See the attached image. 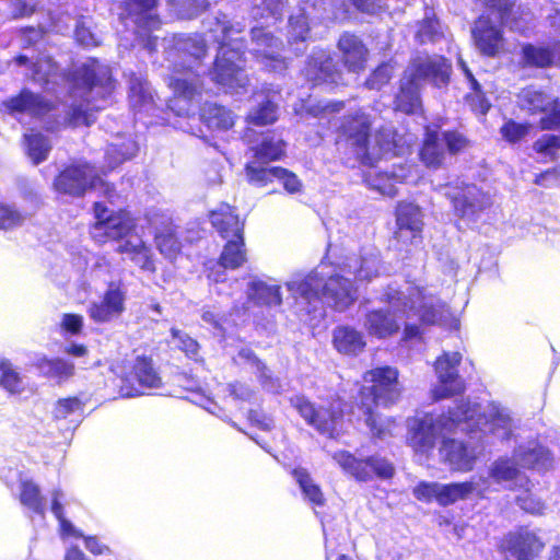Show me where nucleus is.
Returning <instances> with one entry per match:
<instances>
[{
	"mask_svg": "<svg viewBox=\"0 0 560 560\" xmlns=\"http://www.w3.org/2000/svg\"><path fill=\"white\" fill-rule=\"evenodd\" d=\"M84 402L78 397L59 399L55 407L56 418H67L68 416L81 412Z\"/></svg>",
	"mask_w": 560,
	"mask_h": 560,
	"instance_id": "e2e57ef3",
	"label": "nucleus"
},
{
	"mask_svg": "<svg viewBox=\"0 0 560 560\" xmlns=\"http://www.w3.org/2000/svg\"><path fill=\"white\" fill-rule=\"evenodd\" d=\"M253 48L250 54L265 68L271 71H281L285 68L284 59L280 58L279 48L281 43L266 32L264 28L252 30Z\"/></svg>",
	"mask_w": 560,
	"mask_h": 560,
	"instance_id": "5701e85b",
	"label": "nucleus"
},
{
	"mask_svg": "<svg viewBox=\"0 0 560 560\" xmlns=\"http://www.w3.org/2000/svg\"><path fill=\"white\" fill-rule=\"evenodd\" d=\"M363 380L373 384L360 390L361 408L366 416L365 422L374 436L384 439L394 433L396 422L389 418L382 419L374 412L373 407H388L398 401L401 395L398 371L392 366H380L366 371Z\"/></svg>",
	"mask_w": 560,
	"mask_h": 560,
	"instance_id": "0eeeda50",
	"label": "nucleus"
},
{
	"mask_svg": "<svg viewBox=\"0 0 560 560\" xmlns=\"http://www.w3.org/2000/svg\"><path fill=\"white\" fill-rule=\"evenodd\" d=\"M214 21V27L208 34L187 37L180 43V49L196 61L205 56L209 40L217 42L220 47L211 72L212 81L228 93H241L245 90L248 78L242 68L243 45L233 35L242 33L244 26L241 23L231 24L224 14L217 16Z\"/></svg>",
	"mask_w": 560,
	"mask_h": 560,
	"instance_id": "20e7f679",
	"label": "nucleus"
},
{
	"mask_svg": "<svg viewBox=\"0 0 560 560\" xmlns=\"http://www.w3.org/2000/svg\"><path fill=\"white\" fill-rule=\"evenodd\" d=\"M156 0H129L120 13V19L122 21L130 20L138 35H141V31H152L160 24L153 12Z\"/></svg>",
	"mask_w": 560,
	"mask_h": 560,
	"instance_id": "cd10ccee",
	"label": "nucleus"
},
{
	"mask_svg": "<svg viewBox=\"0 0 560 560\" xmlns=\"http://www.w3.org/2000/svg\"><path fill=\"white\" fill-rule=\"evenodd\" d=\"M63 493L60 490H54L51 493V512L58 518L60 524V532L63 537H83V535L74 528V526L63 517V508L61 499Z\"/></svg>",
	"mask_w": 560,
	"mask_h": 560,
	"instance_id": "5fc2aeb1",
	"label": "nucleus"
},
{
	"mask_svg": "<svg viewBox=\"0 0 560 560\" xmlns=\"http://www.w3.org/2000/svg\"><path fill=\"white\" fill-rule=\"evenodd\" d=\"M370 119L363 112L346 117L341 126L343 140L338 141L362 164H372L381 158L404 155L409 151L415 138L411 135L398 136L392 128L378 130L373 141L369 140Z\"/></svg>",
	"mask_w": 560,
	"mask_h": 560,
	"instance_id": "423d86ee",
	"label": "nucleus"
},
{
	"mask_svg": "<svg viewBox=\"0 0 560 560\" xmlns=\"http://www.w3.org/2000/svg\"><path fill=\"white\" fill-rule=\"evenodd\" d=\"M441 140L444 147L446 145L448 151L452 153H456L463 150L467 144L466 138L463 135L454 131L443 133Z\"/></svg>",
	"mask_w": 560,
	"mask_h": 560,
	"instance_id": "338daca9",
	"label": "nucleus"
},
{
	"mask_svg": "<svg viewBox=\"0 0 560 560\" xmlns=\"http://www.w3.org/2000/svg\"><path fill=\"white\" fill-rule=\"evenodd\" d=\"M334 459L342 468V470L357 480H368L373 476L380 478H390L394 474L393 465L381 457H370L366 460L357 459L348 452H338L334 455Z\"/></svg>",
	"mask_w": 560,
	"mask_h": 560,
	"instance_id": "6ab92c4d",
	"label": "nucleus"
},
{
	"mask_svg": "<svg viewBox=\"0 0 560 560\" xmlns=\"http://www.w3.org/2000/svg\"><path fill=\"white\" fill-rule=\"evenodd\" d=\"M246 176L247 179L257 185V186H265L268 183H271L273 180H278L283 185V188L289 194H296L300 192L302 189V182L299 179V177L282 167H258L255 163L254 164H246Z\"/></svg>",
	"mask_w": 560,
	"mask_h": 560,
	"instance_id": "393cba45",
	"label": "nucleus"
},
{
	"mask_svg": "<svg viewBox=\"0 0 560 560\" xmlns=\"http://www.w3.org/2000/svg\"><path fill=\"white\" fill-rule=\"evenodd\" d=\"M306 77L313 82H330L337 84L340 75L332 71V59L325 51L313 57L306 68Z\"/></svg>",
	"mask_w": 560,
	"mask_h": 560,
	"instance_id": "58836bf2",
	"label": "nucleus"
},
{
	"mask_svg": "<svg viewBox=\"0 0 560 560\" xmlns=\"http://www.w3.org/2000/svg\"><path fill=\"white\" fill-rule=\"evenodd\" d=\"M219 266L224 269H236L246 261V249L243 236L228 238Z\"/></svg>",
	"mask_w": 560,
	"mask_h": 560,
	"instance_id": "37998d69",
	"label": "nucleus"
},
{
	"mask_svg": "<svg viewBox=\"0 0 560 560\" xmlns=\"http://www.w3.org/2000/svg\"><path fill=\"white\" fill-rule=\"evenodd\" d=\"M171 334L174 342H176V347L185 352V354L194 360H198L199 345L198 342L189 337L187 334L172 328Z\"/></svg>",
	"mask_w": 560,
	"mask_h": 560,
	"instance_id": "4d7b16f0",
	"label": "nucleus"
},
{
	"mask_svg": "<svg viewBox=\"0 0 560 560\" xmlns=\"http://www.w3.org/2000/svg\"><path fill=\"white\" fill-rule=\"evenodd\" d=\"M253 160L247 164H256L258 167H265V164L279 160L284 153V143L275 136L267 135L261 142L252 148Z\"/></svg>",
	"mask_w": 560,
	"mask_h": 560,
	"instance_id": "c9c22d12",
	"label": "nucleus"
},
{
	"mask_svg": "<svg viewBox=\"0 0 560 560\" xmlns=\"http://www.w3.org/2000/svg\"><path fill=\"white\" fill-rule=\"evenodd\" d=\"M490 13L481 15L472 27V38L477 49L485 56L494 57L504 47V38L498 22L509 25L511 28L523 32V27L511 20L513 0H487Z\"/></svg>",
	"mask_w": 560,
	"mask_h": 560,
	"instance_id": "1a4fd4ad",
	"label": "nucleus"
},
{
	"mask_svg": "<svg viewBox=\"0 0 560 560\" xmlns=\"http://www.w3.org/2000/svg\"><path fill=\"white\" fill-rule=\"evenodd\" d=\"M237 363L247 362L253 368H255V372L258 374L261 385L269 390L275 389V386L271 382V376L268 373L267 368L254 355L250 349H241L235 358Z\"/></svg>",
	"mask_w": 560,
	"mask_h": 560,
	"instance_id": "6e6d98bb",
	"label": "nucleus"
},
{
	"mask_svg": "<svg viewBox=\"0 0 560 560\" xmlns=\"http://www.w3.org/2000/svg\"><path fill=\"white\" fill-rule=\"evenodd\" d=\"M66 80L69 88V110L66 121L71 126H89L94 121V110L103 107L115 90L108 66L95 59L88 60L75 67Z\"/></svg>",
	"mask_w": 560,
	"mask_h": 560,
	"instance_id": "39448f33",
	"label": "nucleus"
},
{
	"mask_svg": "<svg viewBox=\"0 0 560 560\" xmlns=\"http://www.w3.org/2000/svg\"><path fill=\"white\" fill-rule=\"evenodd\" d=\"M138 151L137 143L131 139H117L112 142L106 150L107 166L113 170L122 162L133 158Z\"/></svg>",
	"mask_w": 560,
	"mask_h": 560,
	"instance_id": "c03bdc74",
	"label": "nucleus"
},
{
	"mask_svg": "<svg viewBox=\"0 0 560 560\" xmlns=\"http://www.w3.org/2000/svg\"><path fill=\"white\" fill-rule=\"evenodd\" d=\"M445 155V147L438 131L425 129V139L420 151V159L428 167H439Z\"/></svg>",
	"mask_w": 560,
	"mask_h": 560,
	"instance_id": "4c0bfd02",
	"label": "nucleus"
},
{
	"mask_svg": "<svg viewBox=\"0 0 560 560\" xmlns=\"http://www.w3.org/2000/svg\"><path fill=\"white\" fill-rule=\"evenodd\" d=\"M24 217L10 206L0 203V230H10L20 226Z\"/></svg>",
	"mask_w": 560,
	"mask_h": 560,
	"instance_id": "052dcab7",
	"label": "nucleus"
},
{
	"mask_svg": "<svg viewBox=\"0 0 560 560\" xmlns=\"http://www.w3.org/2000/svg\"><path fill=\"white\" fill-rule=\"evenodd\" d=\"M457 63L471 89V93L466 96L468 105L474 112L485 115L490 108L489 101L485 97L480 84L472 75L466 62L462 58H458Z\"/></svg>",
	"mask_w": 560,
	"mask_h": 560,
	"instance_id": "79ce46f5",
	"label": "nucleus"
},
{
	"mask_svg": "<svg viewBox=\"0 0 560 560\" xmlns=\"http://www.w3.org/2000/svg\"><path fill=\"white\" fill-rule=\"evenodd\" d=\"M460 361L459 352H444L436 359L434 370L439 384L433 389L434 399L447 398L464 392L465 384L457 370Z\"/></svg>",
	"mask_w": 560,
	"mask_h": 560,
	"instance_id": "f3484780",
	"label": "nucleus"
},
{
	"mask_svg": "<svg viewBox=\"0 0 560 560\" xmlns=\"http://www.w3.org/2000/svg\"><path fill=\"white\" fill-rule=\"evenodd\" d=\"M334 345L336 349L345 354H357L365 347V341L360 331L342 326L334 331Z\"/></svg>",
	"mask_w": 560,
	"mask_h": 560,
	"instance_id": "a19ab883",
	"label": "nucleus"
},
{
	"mask_svg": "<svg viewBox=\"0 0 560 560\" xmlns=\"http://www.w3.org/2000/svg\"><path fill=\"white\" fill-rule=\"evenodd\" d=\"M21 503L28 508L32 512L44 516L45 513V501L40 495V491L37 485L30 480L21 482Z\"/></svg>",
	"mask_w": 560,
	"mask_h": 560,
	"instance_id": "8fccbe9b",
	"label": "nucleus"
},
{
	"mask_svg": "<svg viewBox=\"0 0 560 560\" xmlns=\"http://www.w3.org/2000/svg\"><path fill=\"white\" fill-rule=\"evenodd\" d=\"M201 118L212 130L225 131L234 125L232 112L217 104L207 105L202 109Z\"/></svg>",
	"mask_w": 560,
	"mask_h": 560,
	"instance_id": "a18cd8bd",
	"label": "nucleus"
},
{
	"mask_svg": "<svg viewBox=\"0 0 560 560\" xmlns=\"http://www.w3.org/2000/svg\"><path fill=\"white\" fill-rule=\"evenodd\" d=\"M162 380L154 370L152 362L145 358H137L130 372L122 377L121 393L126 397L143 395L149 389L161 387Z\"/></svg>",
	"mask_w": 560,
	"mask_h": 560,
	"instance_id": "4be33fe9",
	"label": "nucleus"
},
{
	"mask_svg": "<svg viewBox=\"0 0 560 560\" xmlns=\"http://www.w3.org/2000/svg\"><path fill=\"white\" fill-rule=\"evenodd\" d=\"M551 25L560 32V10L551 18ZM560 61V40L551 46L524 45L522 48V62L524 66L546 68Z\"/></svg>",
	"mask_w": 560,
	"mask_h": 560,
	"instance_id": "a878e982",
	"label": "nucleus"
},
{
	"mask_svg": "<svg viewBox=\"0 0 560 560\" xmlns=\"http://www.w3.org/2000/svg\"><path fill=\"white\" fill-rule=\"evenodd\" d=\"M210 220L223 238L243 236L244 223L240 221L231 206L226 203L219 206L211 211Z\"/></svg>",
	"mask_w": 560,
	"mask_h": 560,
	"instance_id": "2f4dec72",
	"label": "nucleus"
},
{
	"mask_svg": "<svg viewBox=\"0 0 560 560\" xmlns=\"http://www.w3.org/2000/svg\"><path fill=\"white\" fill-rule=\"evenodd\" d=\"M37 368L44 376L59 383L68 380L74 373V365L63 359L43 358L38 360Z\"/></svg>",
	"mask_w": 560,
	"mask_h": 560,
	"instance_id": "de8ad7c7",
	"label": "nucleus"
},
{
	"mask_svg": "<svg viewBox=\"0 0 560 560\" xmlns=\"http://www.w3.org/2000/svg\"><path fill=\"white\" fill-rule=\"evenodd\" d=\"M26 153L34 164L45 161L51 149L49 140L39 132L25 133Z\"/></svg>",
	"mask_w": 560,
	"mask_h": 560,
	"instance_id": "09e8293b",
	"label": "nucleus"
},
{
	"mask_svg": "<svg viewBox=\"0 0 560 560\" xmlns=\"http://www.w3.org/2000/svg\"><path fill=\"white\" fill-rule=\"evenodd\" d=\"M70 256L72 266L88 279L98 280L110 273V262L103 255L79 247L71 250Z\"/></svg>",
	"mask_w": 560,
	"mask_h": 560,
	"instance_id": "c85d7f7f",
	"label": "nucleus"
},
{
	"mask_svg": "<svg viewBox=\"0 0 560 560\" xmlns=\"http://www.w3.org/2000/svg\"><path fill=\"white\" fill-rule=\"evenodd\" d=\"M162 224V228H156L155 244L162 255L173 258L179 252L180 243L176 237L175 228L168 222V219H164Z\"/></svg>",
	"mask_w": 560,
	"mask_h": 560,
	"instance_id": "49530a36",
	"label": "nucleus"
},
{
	"mask_svg": "<svg viewBox=\"0 0 560 560\" xmlns=\"http://www.w3.org/2000/svg\"><path fill=\"white\" fill-rule=\"evenodd\" d=\"M445 195L451 199L455 214L469 222H475L492 203L490 196L472 184L448 187Z\"/></svg>",
	"mask_w": 560,
	"mask_h": 560,
	"instance_id": "2eb2a0df",
	"label": "nucleus"
},
{
	"mask_svg": "<svg viewBox=\"0 0 560 560\" xmlns=\"http://www.w3.org/2000/svg\"><path fill=\"white\" fill-rule=\"evenodd\" d=\"M518 104L522 108L535 114L544 113L540 124L542 129L560 127V104L552 96L536 86H527L518 94Z\"/></svg>",
	"mask_w": 560,
	"mask_h": 560,
	"instance_id": "a211bd4d",
	"label": "nucleus"
},
{
	"mask_svg": "<svg viewBox=\"0 0 560 560\" xmlns=\"http://www.w3.org/2000/svg\"><path fill=\"white\" fill-rule=\"evenodd\" d=\"M409 173L410 170L402 165H393L392 171L373 167L365 174V182L371 189L393 197L397 192L396 185L407 180Z\"/></svg>",
	"mask_w": 560,
	"mask_h": 560,
	"instance_id": "bb28decb",
	"label": "nucleus"
},
{
	"mask_svg": "<svg viewBox=\"0 0 560 560\" xmlns=\"http://www.w3.org/2000/svg\"><path fill=\"white\" fill-rule=\"evenodd\" d=\"M127 291L120 282H110L98 301L88 307V314L95 323H109L126 310Z\"/></svg>",
	"mask_w": 560,
	"mask_h": 560,
	"instance_id": "aec40b11",
	"label": "nucleus"
},
{
	"mask_svg": "<svg viewBox=\"0 0 560 560\" xmlns=\"http://www.w3.org/2000/svg\"><path fill=\"white\" fill-rule=\"evenodd\" d=\"M59 77L56 65L48 57L38 59L33 66L32 79L48 90L50 84L57 83Z\"/></svg>",
	"mask_w": 560,
	"mask_h": 560,
	"instance_id": "3c124183",
	"label": "nucleus"
},
{
	"mask_svg": "<svg viewBox=\"0 0 560 560\" xmlns=\"http://www.w3.org/2000/svg\"><path fill=\"white\" fill-rule=\"evenodd\" d=\"M539 530L521 527L510 533L504 540L506 557L512 560H534L545 548Z\"/></svg>",
	"mask_w": 560,
	"mask_h": 560,
	"instance_id": "412c9836",
	"label": "nucleus"
},
{
	"mask_svg": "<svg viewBox=\"0 0 560 560\" xmlns=\"http://www.w3.org/2000/svg\"><path fill=\"white\" fill-rule=\"evenodd\" d=\"M167 84L174 93L168 103L170 109L177 116L195 114L201 88L199 75L192 70V66L174 62Z\"/></svg>",
	"mask_w": 560,
	"mask_h": 560,
	"instance_id": "f8f14e48",
	"label": "nucleus"
},
{
	"mask_svg": "<svg viewBox=\"0 0 560 560\" xmlns=\"http://www.w3.org/2000/svg\"><path fill=\"white\" fill-rule=\"evenodd\" d=\"M396 217V240L402 244L419 245L423 226L420 208L413 203H400Z\"/></svg>",
	"mask_w": 560,
	"mask_h": 560,
	"instance_id": "b1692460",
	"label": "nucleus"
},
{
	"mask_svg": "<svg viewBox=\"0 0 560 560\" xmlns=\"http://www.w3.org/2000/svg\"><path fill=\"white\" fill-rule=\"evenodd\" d=\"M489 489L486 478L472 477L468 481L440 483L422 481L413 488V495L423 502L435 501L442 506H447L457 501L467 500L471 495H483Z\"/></svg>",
	"mask_w": 560,
	"mask_h": 560,
	"instance_id": "9b49d317",
	"label": "nucleus"
},
{
	"mask_svg": "<svg viewBox=\"0 0 560 560\" xmlns=\"http://www.w3.org/2000/svg\"><path fill=\"white\" fill-rule=\"evenodd\" d=\"M83 316L78 314H63L61 317L60 326L62 330L71 335H77L83 327Z\"/></svg>",
	"mask_w": 560,
	"mask_h": 560,
	"instance_id": "69168bd1",
	"label": "nucleus"
},
{
	"mask_svg": "<svg viewBox=\"0 0 560 560\" xmlns=\"http://www.w3.org/2000/svg\"><path fill=\"white\" fill-rule=\"evenodd\" d=\"M552 465V457L545 447L536 441H528L520 445L513 455V459H499L493 463L490 476L498 482L514 481L523 487L527 480L516 466L536 470H547Z\"/></svg>",
	"mask_w": 560,
	"mask_h": 560,
	"instance_id": "9d476101",
	"label": "nucleus"
},
{
	"mask_svg": "<svg viewBox=\"0 0 560 560\" xmlns=\"http://www.w3.org/2000/svg\"><path fill=\"white\" fill-rule=\"evenodd\" d=\"M293 476L299 483L304 497L312 503L320 505L324 502L323 493L317 485H315L303 468L294 469Z\"/></svg>",
	"mask_w": 560,
	"mask_h": 560,
	"instance_id": "864d4df0",
	"label": "nucleus"
},
{
	"mask_svg": "<svg viewBox=\"0 0 560 560\" xmlns=\"http://www.w3.org/2000/svg\"><path fill=\"white\" fill-rule=\"evenodd\" d=\"M518 505L530 514H541L545 510L544 503L534 498L530 493L517 498Z\"/></svg>",
	"mask_w": 560,
	"mask_h": 560,
	"instance_id": "774afa93",
	"label": "nucleus"
},
{
	"mask_svg": "<svg viewBox=\"0 0 560 560\" xmlns=\"http://www.w3.org/2000/svg\"><path fill=\"white\" fill-rule=\"evenodd\" d=\"M394 66L392 63L381 65L366 80V86L373 90H380L392 78Z\"/></svg>",
	"mask_w": 560,
	"mask_h": 560,
	"instance_id": "680f3d73",
	"label": "nucleus"
},
{
	"mask_svg": "<svg viewBox=\"0 0 560 560\" xmlns=\"http://www.w3.org/2000/svg\"><path fill=\"white\" fill-rule=\"evenodd\" d=\"M247 295L259 305L278 306L282 302L280 287L261 280H252L248 283Z\"/></svg>",
	"mask_w": 560,
	"mask_h": 560,
	"instance_id": "ea45409f",
	"label": "nucleus"
},
{
	"mask_svg": "<svg viewBox=\"0 0 560 560\" xmlns=\"http://www.w3.org/2000/svg\"><path fill=\"white\" fill-rule=\"evenodd\" d=\"M291 401L306 422L315 427L319 432L330 436L337 432V427L342 418L341 401L339 399L334 400L329 409L323 406L315 408L313 404L300 396L294 397Z\"/></svg>",
	"mask_w": 560,
	"mask_h": 560,
	"instance_id": "dca6fc26",
	"label": "nucleus"
},
{
	"mask_svg": "<svg viewBox=\"0 0 560 560\" xmlns=\"http://www.w3.org/2000/svg\"><path fill=\"white\" fill-rule=\"evenodd\" d=\"M451 65L441 56H419L412 60L401 79L400 92L396 96V109L410 114L420 106L419 89L422 82L435 86L445 85L450 79Z\"/></svg>",
	"mask_w": 560,
	"mask_h": 560,
	"instance_id": "6e6552de",
	"label": "nucleus"
},
{
	"mask_svg": "<svg viewBox=\"0 0 560 560\" xmlns=\"http://www.w3.org/2000/svg\"><path fill=\"white\" fill-rule=\"evenodd\" d=\"M59 194L80 196L88 188L100 190L109 201H114L116 194L114 188L94 174V168L89 164L75 165L66 168L54 183Z\"/></svg>",
	"mask_w": 560,
	"mask_h": 560,
	"instance_id": "ddd939ff",
	"label": "nucleus"
},
{
	"mask_svg": "<svg viewBox=\"0 0 560 560\" xmlns=\"http://www.w3.org/2000/svg\"><path fill=\"white\" fill-rule=\"evenodd\" d=\"M129 102L137 112H150L154 107V96L149 83L132 74L129 79Z\"/></svg>",
	"mask_w": 560,
	"mask_h": 560,
	"instance_id": "e433bc0d",
	"label": "nucleus"
},
{
	"mask_svg": "<svg viewBox=\"0 0 560 560\" xmlns=\"http://www.w3.org/2000/svg\"><path fill=\"white\" fill-rule=\"evenodd\" d=\"M326 266L302 277L295 276L287 282L288 291L296 303L314 317L323 316L322 295L337 311H345L357 299L350 277L357 281L370 280L378 275L377 253L370 250L361 257H350L338 267L334 275L325 271Z\"/></svg>",
	"mask_w": 560,
	"mask_h": 560,
	"instance_id": "f257e3e1",
	"label": "nucleus"
},
{
	"mask_svg": "<svg viewBox=\"0 0 560 560\" xmlns=\"http://www.w3.org/2000/svg\"><path fill=\"white\" fill-rule=\"evenodd\" d=\"M95 223L91 228L92 238L104 244L108 241L129 238L136 228L135 219L127 211L112 212L101 202L94 203Z\"/></svg>",
	"mask_w": 560,
	"mask_h": 560,
	"instance_id": "4468645a",
	"label": "nucleus"
},
{
	"mask_svg": "<svg viewBox=\"0 0 560 560\" xmlns=\"http://www.w3.org/2000/svg\"><path fill=\"white\" fill-rule=\"evenodd\" d=\"M560 149V135H544L534 143V150L547 158L555 159Z\"/></svg>",
	"mask_w": 560,
	"mask_h": 560,
	"instance_id": "13d9d810",
	"label": "nucleus"
},
{
	"mask_svg": "<svg viewBox=\"0 0 560 560\" xmlns=\"http://www.w3.org/2000/svg\"><path fill=\"white\" fill-rule=\"evenodd\" d=\"M307 34L308 23L305 13L301 12L298 15H292L289 20V43L290 45H296L294 48L296 52L304 50V47L300 45L306 40Z\"/></svg>",
	"mask_w": 560,
	"mask_h": 560,
	"instance_id": "603ef678",
	"label": "nucleus"
},
{
	"mask_svg": "<svg viewBox=\"0 0 560 560\" xmlns=\"http://www.w3.org/2000/svg\"><path fill=\"white\" fill-rule=\"evenodd\" d=\"M440 454L453 470L469 471L472 469L478 453L455 440H444Z\"/></svg>",
	"mask_w": 560,
	"mask_h": 560,
	"instance_id": "c756f323",
	"label": "nucleus"
},
{
	"mask_svg": "<svg viewBox=\"0 0 560 560\" xmlns=\"http://www.w3.org/2000/svg\"><path fill=\"white\" fill-rule=\"evenodd\" d=\"M530 126L527 124H518L513 120L506 121L501 127V135L508 142L515 143L523 139L529 131Z\"/></svg>",
	"mask_w": 560,
	"mask_h": 560,
	"instance_id": "bf43d9fd",
	"label": "nucleus"
},
{
	"mask_svg": "<svg viewBox=\"0 0 560 560\" xmlns=\"http://www.w3.org/2000/svg\"><path fill=\"white\" fill-rule=\"evenodd\" d=\"M277 92L256 94L257 106L248 114L249 122L258 126L272 124L278 118Z\"/></svg>",
	"mask_w": 560,
	"mask_h": 560,
	"instance_id": "72a5a7b5",
	"label": "nucleus"
},
{
	"mask_svg": "<svg viewBox=\"0 0 560 560\" xmlns=\"http://www.w3.org/2000/svg\"><path fill=\"white\" fill-rule=\"evenodd\" d=\"M2 374L0 377L1 385L11 393H15L21 387V378L14 370L5 363L1 364Z\"/></svg>",
	"mask_w": 560,
	"mask_h": 560,
	"instance_id": "0e129e2a",
	"label": "nucleus"
},
{
	"mask_svg": "<svg viewBox=\"0 0 560 560\" xmlns=\"http://www.w3.org/2000/svg\"><path fill=\"white\" fill-rule=\"evenodd\" d=\"M387 310L370 312L364 320L368 332L377 338H387L399 331L405 323L404 338L410 340L421 335V325L440 324L448 313L446 306L427 288L405 283L401 288L389 285L383 295Z\"/></svg>",
	"mask_w": 560,
	"mask_h": 560,
	"instance_id": "f03ea898",
	"label": "nucleus"
},
{
	"mask_svg": "<svg viewBox=\"0 0 560 560\" xmlns=\"http://www.w3.org/2000/svg\"><path fill=\"white\" fill-rule=\"evenodd\" d=\"M338 48L349 71L359 72L364 69L368 50L357 36L343 34L338 42Z\"/></svg>",
	"mask_w": 560,
	"mask_h": 560,
	"instance_id": "7c9ffc66",
	"label": "nucleus"
},
{
	"mask_svg": "<svg viewBox=\"0 0 560 560\" xmlns=\"http://www.w3.org/2000/svg\"><path fill=\"white\" fill-rule=\"evenodd\" d=\"M117 252L127 255V257L142 270H154L151 248L147 246L140 237L130 236L118 246Z\"/></svg>",
	"mask_w": 560,
	"mask_h": 560,
	"instance_id": "473e14b6",
	"label": "nucleus"
},
{
	"mask_svg": "<svg viewBox=\"0 0 560 560\" xmlns=\"http://www.w3.org/2000/svg\"><path fill=\"white\" fill-rule=\"evenodd\" d=\"M4 105L11 114L27 113L32 116H39L50 110V104L47 101L28 91H23Z\"/></svg>",
	"mask_w": 560,
	"mask_h": 560,
	"instance_id": "f704fd0d",
	"label": "nucleus"
},
{
	"mask_svg": "<svg viewBox=\"0 0 560 560\" xmlns=\"http://www.w3.org/2000/svg\"><path fill=\"white\" fill-rule=\"evenodd\" d=\"M410 446L418 454H428L433 450L439 435L444 432L480 430L500 440H508L512 434L513 420L505 408L495 404L482 407L479 404L460 400L447 415L425 413L408 422Z\"/></svg>",
	"mask_w": 560,
	"mask_h": 560,
	"instance_id": "7ed1b4c3",
	"label": "nucleus"
}]
</instances>
